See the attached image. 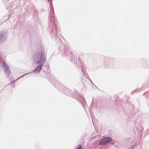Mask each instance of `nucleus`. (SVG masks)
I'll list each match as a JSON object with an SVG mask.
<instances>
[{"mask_svg": "<svg viewBox=\"0 0 149 149\" xmlns=\"http://www.w3.org/2000/svg\"><path fill=\"white\" fill-rule=\"evenodd\" d=\"M35 57L37 61V63L38 64H39L40 65H42L45 60V57L43 52L37 53L35 55Z\"/></svg>", "mask_w": 149, "mask_h": 149, "instance_id": "1", "label": "nucleus"}, {"mask_svg": "<svg viewBox=\"0 0 149 149\" xmlns=\"http://www.w3.org/2000/svg\"><path fill=\"white\" fill-rule=\"evenodd\" d=\"M112 140L110 138H104L102 139L99 141V144L103 145L110 142Z\"/></svg>", "mask_w": 149, "mask_h": 149, "instance_id": "2", "label": "nucleus"}, {"mask_svg": "<svg viewBox=\"0 0 149 149\" xmlns=\"http://www.w3.org/2000/svg\"><path fill=\"white\" fill-rule=\"evenodd\" d=\"M3 67L5 72L8 74H10V70L8 66L7 65V64L4 61H3Z\"/></svg>", "mask_w": 149, "mask_h": 149, "instance_id": "3", "label": "nucleus"}, {"mask_svg": "<svg viewBox=\"0 0 149 149\" xmlns=\"http://www.w3.org/2000/svg\"><path fill=\"white\" fill-rule=\"evenodd\" d=\"M42 69V66H38L36 67L35 69V71H37V72H40Z\"/></svg>", "mask_w": 149, "mask_h": 149, "instance_id": "4", "label": "nucleus"}, {"mask_svg": "<svg viewBox=\"0 0 149 149\" xmlns=\"http://www.w3.org/2000/svg\"><path fill=\"white\" fill-rule=\"evenodd\" d=\"M82 146L81 145H79L75 149H81Z\"/></svg>", "mask_w": 149, "mask_h": 149, "instance_id": "5", "label": "nucleus"}]
</instances>
